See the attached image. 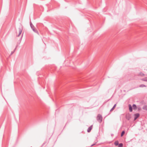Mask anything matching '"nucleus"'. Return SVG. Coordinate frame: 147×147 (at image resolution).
I'll return each mask as SVG.
<instances>
[{"label":"nucleus","mask_w":147,"mask_h":147,"mask_svg":"<svg viewBox=\"0 0 147 147\" xmlns=\"http://www.w3.org/2000/svg\"><path fill=\"white\" fill-rule=\"evenodd\" d=\"M30 27L33 30V31L35 32V33H37L38 34H39V33L38 32L37 30L35 28V27L32 24L31 22H30Z\"/></svg>","instance_id":"1"},{"label":"nucleus","mask_w":147,"mask_h":147,"mask_svg":"<svg viewBox=\"0 0 147 147\" xmlns=\"http://www.w3.org/2000/svg\"><path fill=\"white\" fill-rule=\"evenodd\" d=\"M97 121L100 123L102 121V117L101 115L98 114L96 117Z\"/></svg>","instance_id":"2"},{"label":"nucleus","mask_w":147,"mask_h":147,"mask_svg":"<svg viewBox=\"0 0 147 147\" xmlns=\"http://www.w3.org/2000/svg\"><path fill=\"white\" fill-rule=\"evenodd\" d=\"M22 30L21 28H19L18 31H17L16 32V33L17 35V36L18 37L21 34L22 32Z\"/></svg>","instance_id":"3"},{"label":"nucleus","mask_w":147,"mask_h":147,"mask_svg":"<svg viewBox=\"0 0 147 147\" xmlns=\"http://www.w3.org/2000/svg\"><path fill=\"white\" fill-rule=\"evenodd\" d=\"M140 116V114L138 113H137L135 114L134 115V120H136Z\"/></svg>","instance_id":"4"},{"label":"nucleus","mask_w":147,"mask_h":147,"mask_svg":"<svg viewBox=\"0 0 147 147\" xmlns=\"http://www.w3.org/2000/svg\"><path fill=\"white\" fill-rule=\"evenodd\" d=\"M92 125L88 127L87 129V132H89L92 129Z\"/></svg>","instance_id":"5"},{"label":"nucleus","mask_w":147,"mask_h":147,"mask_svg":"<svg viewBox=\"0 0 147 147\" xmlns=\"http://www.w3.org/2000/svg\"><path fill=\"white\" fill-rule=\"evenodd\" d=\"M129 107L130 112H131L132 111V108L131 105L129 104Z\"/></svg>","instance_id":"6"},{"label":"nucleus","mask_w":147,"mask_h":147,"mask_svg":"<svg viewBox=\"0 0 147 147\" xmlns=\"http://www.w3.org/2000/svg\"><path fill=\"white\" fill-rule=\"evenodd\" d=\"M142 109L144 110H145L147 111V105H144V106L142 108Z\"/></svg>","instance_id":"7"},{"label":"nucleus","mask_w":147,"mask_h":147,"mask_svg":"<svg viewBox=\"0 0 147 147\" xmlns=\"http://www.w3.org/2000/svg\"><path fill=\"white\" fill-rule=\"evenodd\" d=\"M132 107L133 108V109H137V106L135 104H133L132 105Z\"/></svg>","instance_id":"8"},{"label":"nucleus","mask_w":147,"mask_h":147,"mask_svg":"<svg viewBox=\"0 0 147 147\" xmlns=\"http://www.w3.org/2000/svg\"><path fill=\"white\" fill-rule=\"evenodd\" d=\"M116 104H115L114 105V106H113V107H112V108L111 109L110 111H113L114 109L116 107Z\"/></svg>","instance_id":"9"},{"label":"nucleus","mask_w":147,"mask_h":147,"mask_svg":"<svg viewBox=\"0 0 147 147\" xmlns=\"http://www.w3.org/2000/svg\"><path fill=\"white\" fill-rule=\"evenodd\" d=\"M114 144L116 146L118 145L119 144L118 141H115V142H114Z\"/></svg>","instance_id":"10"},{"label":"nucleus","mask_w":147,"mask_h":147,"mask_svg":"<svg viewBox=\"0 0 147 147\" xmlns=\"http://www.w3.org/2000/svg\"><path fill=\"white\" fill-rule=\"evenodd\" d=\"M143 81L147 82V77L141 79Z\"/></svg>","instance_id":"11"},{"label":"nucleus","mask_w":147,"mask_h":147,"mask_svg":"<svg viewBox=\"0 0 147 147\" xmlns=\"http://www.w3.org/2000/svg\"><path fill=\"white\" fill-rule=\"evenodd\" d=\"M139 75L140 76H145V75L142 72H140L139 74Z\"/></svg>","instance_id":"12"},{"label":"nucleus","mask_w":147,"mask_h":147,"mask_svg":"<svg viewBox=\"0 0 147 147\" xmlns=\"http://www.w3.org/2000/svg\"><path fill=\"white\" fill-rule=\"evenodd\" d=\"M146 86L144 84H141L139 86L140 87L143 88L144 87H146Z\"/></svg>","instance_id":"13"},{"label":"nucleus","mask_w":147,"mask_h":147,"mask_svg":"<svg viewBox=\"0 0 147 147\" xmlns=\"http://www.w3.org/2000/svg\"><path fill=\"white\" fill-rule=\"evenodd\" d=\"M123 144L122 143H120L118 145V147H123Z\"/></svg>","instance_id":"14"},{"label":"nucleus","mask_w":147,"mask_h":147,"mask_svg":"<svg viewBox=\"0 0 147 147\" xmlns=\"http://www.w3.org/2000/svg\"><path fill=\"white\" fill-rule=\"evenodd\" d=\"M125 133V132L124 131H122V132L121 133V136H123V135Z\"/></svg>","instance_id":"15"},{"label":"nucleus","mask_w":147,"mask_h":147,"mask_svg":"<svg viewBox=\"0 0 147 147\" xmlns=\"http://www.w3.org/2000/svg\"><path fill=\"white\" fill-rule=\"evenodd\" d=\"M16 48H15V49L14 51H12V52H11V54H10L11 55H12L14 53V52L15 51V50H16Z\"/></svg>","instance_id":"16"},{"label":"nucleus","mask_w":147,"mask_h":147,"mask_svg":"<svg viewBox=\"0 0 147 147\" xmlns=\"http://www.w3.org/2000/svg\"><path fill=\"white\" fill-rule=\"evenodd\" d=\"M95 144H93L92 145H91V146H93Z\"/></svg>","instance_id":"17"}]
</instances>
